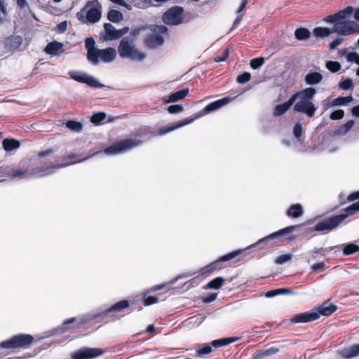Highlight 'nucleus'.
I'll list each match as a JSON object with an SVG mask.
<instances>
[{"label":"nucleus","mask_w":359,"mask_h":359,"mask_svg":"<svg viewBox=\"0 0 359 359\" xmlns=\"http://www.w3.org/2000/svg\"><path fill=\"white\" fill-rule=\"evenodd\" d=\"M280 351V348H278V347H271L266 350H264V355H265V356H271L272 355H275L276 353H278V352Z\"/></svg>","instance_id":"55"},{"label":"nucleus","mask_w":359,"mask_h":359,"mask_svg":"<svg viewBox=\"0 0 359 359\" xmlns=\"http://www.w3.org/2000/svg\"><path fill=\"white\" fill-rule=\"evenodd\" d=\"M240 339H241V337H237L219 339L212 341L211 342V346H213L214 348L225 346L229 344L237 341Z\"/></svg>","instance_id":"26"},{"label":"nucleus","mask_w":359,"mask_h":359,"mask_svg":"<svg viewBox=\"0 0 359 359\" xmlns=\"http://www.w3.org/2000/svg\"><path fill=\"white\" fill-rule=\"evenodd\" d=\"M34 338L30 334H18L10 339L1 343V346L4 348H22L31 344Z\"/></svg>","instance_id":"6"},{"label":"nucleus","mask_w":359,"mask_h":359,"mask_svg":"<svg viewBox=\"0 0 359 359\" xmlns=\"http://www.w3.org/2000/svg\"><path fill=\"white\" fill-rule=\"evenodd\" d=\"M337 306L329 302H325L321 305L316 307L314 311L318 313L319 317L320 316H328L337 310Z\"/></svg>","instance_id":"17"},{"label":"nucleus","mask_w":359,"mask_h":359,"mask_svg":"<svg viewBox=\"0 0 359 359\" xmlns=\"http://www.w3.org/2000/svg\"><path fill=\"white\" fill-rule=\"evenodd\" d=\"M194 118H186L182 121H180L176 123L172 124L171 126H166L163 128H161L158 133L157 135H165V133L172 131L177 128H179L180 127H182L184 126H186L187 124H189L194 121Z\"/></svg>","instance_id":"23"},{"label":"nucleus","mask_w":359,"mask_h":359,"mask_svg":"<svg viewBox=\"0 0 359 359\" xmlns=\"http://www.w3.org/2000/svg\"><path fill=\"white\" fill-rule=\"evenodd\" d=\"M358 58V53L355 52H351L346 55V60L350 62H355Z\"/></svg>","instance_id":"57"},{"label":"nucleus","mask_w":359,"mask_h":359,"mask_svg":"<svg viewBox=\"0 0 359 359\" xmlns=\"http://www.w3.org/2000/svg\"><path fill=\"white\" fill-rule=\"evenodd\" d=\"M11 175L13 178H25L29 175L27 171H20L11 169L8 167H0V182L5 180V177Z\"/></svg>","instance_id":"16"},{"label":"nucleus","mask_w":359,"mask_h":359,"mask_svg":"<svg viewBox=\"0 0 359 359\" xmlns=\"http://www.w3.org/2000/svg\"><path fill=\"white\" fill-rule=\"evenodd\" d=\"M303 213L302 207L300 204H294L287 210V215L289 217H299Z\"/></svg>","instance_id":"31"},{"label":"nucleus","mask_w":359,"mask_h":359,"mask_svg":"<svg viewBox=\"0 0 359 359\" xmlns=\"http://www.w3.org/2000/svg\"><path fill=\"white\" fill-rule=\"evenodd\" d=\"M290 107L286 102L280 104H278L273 111V115L275 116H279L285 114Z\"/></svg>","instance_id":"39"},{"label":"nucleus","mask_w":359,"mask_h":359,"mask_svg":"<svg viewBox=\"0 0 359 359\" xmlns=\"http://www.w3.org/2000/svg\"><path fill=\"white\" fill-rule=\"evenodd\" d=\"M326 67L331 72H337L341 69V65L338 62L329 61L326 63Z\"/></svg>","instance_id":"44"},{"label":"nucleus","mask_w":359,"mask_h":359,"mask_svg":"<svg viewBox=\"0 0 359 359\" xmlns=\"http://www.w3.org/2000/svg\"><path fill=\"white\" fill-rule=\"evenodd\" d=\"M68 74L72 79L81 83H85L89 87L100 88L103 86V84L100 83L95 77L86 72L73 70L68 72Z\"/></svg>","instance_id":"7"},{"label":"nucleus","mask_w":359,"mask_h":359,"mask_svg":"<svg viewBox=\"0 0 359 359\" xmlns=\"http://www.w3.org/2000/svg\"><path fill=\"white\" fill-rule=\"evenodd\" d=\"M102 153V151H99L97 152H95L90 156L81 157L79 154H72L67 156V161L64 163L57 164V165H52L51 166H48L46 170L41 169V168H36L34 170L33 175H34L36 177H43L48 175H50L54 172V170L57 168L66 167L74 163L83 162L85 160L88 159L90 156H93L95 154Z\"/></svg>","instance_id":"3"},{"label":"nucleus","mask_w":359,"mask_h":359,"mask_svg":"<svg viewBox=\"0 0 359 359\" xmlns=\"http://www.w3.org/2000/svg\"><path fill=\"white\" fill-rule=\"evenodd\" d=\"M183 111V107L180 104L170 105L168 108V111L170 114H177Z\"/></svg>","instance_id":"51"},{"label":"nucleus","mask_w":359,"mask_h":359,"mask_svg":"<svg viewBox=\"0 0 359 359\" xmlns=\"http://www.w3.org/2000/svg\"><path fill=\"white\" fill-rule=\"evenodd\" d=\"M224 282V279L222 277H217L211 281H210L205 288H210V289H215L218 290L219 289L223 283Z\"/></svg>","instance_id":"38"},{"label":"nucleus","mask_w":359,"mask_h":359,"mask_svg":"<svg viewBox=\"0 0 359 359\" xmlns=\"http://www.w3.org/2000/svg\"><path fill=\"white\" fill-rule=\"evenodd\" d=\"M182 13L181 7H172L164 13L163 20L167 25H179L182 20Z\"/></svg>","instance_id":"11"},{"label":"nucleus","mask_w":359,"mask_h":359,"mask_svg":"<svg viewBox=\"0 0 359 359\" xmlns=\"http://www.w3.org/2000/svg\"><path fill=\"white\" fill-rule=\"evenodd\" d=\"M129 306V303L127 300H123L117 302L111 307H109L106 313H110L113 311H121Z\"/></svg>","instance_id":"35"},{"label":"nucleus","mask_w":359,"mask_h":359,"mask_svg":"<svg viewBox=\"0 0 359 359\" xmlns=\"http://www.w3.org/2000/svg\"><path fill=\"white\" fill-rule=\"evenodd\" d=\"M251 79V74L249 72H244L237 76L238 83L243 84L248 82Z\"/></svg>","instance_id":"48"},{"label":"nucleus","mask_w":359,"mask_h":359,"mask_svg":"<svg viewBox=\"0 0 359 359\" xmlns=\"http://www.w3.org/2000/svg\"><path fill=\"white\" fill-rule=\"evenodd\" d=\"M319 318L318 313L314 311V309L304 313H299L295 315L291 318V323H308L316 320Z\"/></svg>","instance_id":"15"},{"label":"nucleus","mask_w":359,"mask_h":359,"mask_svg":"<svg viewBox=\"0 0 359 359\" xmlns=\"http://www.w3.org/2000/svg\"><path fill=\"white\" fill-rule=\"evenodd\" d=\"M188 93H189V89H187V88L180 90L174 93H172L168 97H165L164 102L165 103L175 102L178 100H182L188 95Z\"/></svg>","instance_id":"24"},{"label":"nucleus","mask_w":359,"mask_h":359,"mask_svg":"<svg viewBox=\"0 0 359 359\" xmlns=\"http://www.w3.org/2000/svg\"><path fill=\"white\" fill-rule=\"evenodd\" d=\"M228 55H229V50H228V49H225L224 50L223 55H221V57H217L215 58V61L216 62L224 61L226 59Z\"/></svg>","instance_id":"59"},{"label":"nucleus","mask_w":359,"mask_h":359,"mask_svg":"<svg viewBox=\"0 0 359 359\" xmlns=\"http://www.w3.org/2000/svg\"><path fill=\"white\" fill-rule=\"evenodd\" d=\"M264 63V57L254 58L250 61V67L253 69H257Z\"/></svg>","instance_id":"43"},{"label":"nucleus","mask_w":359,"mask_h":359,"mask_svg":"<svg viewBox=\"0 0 359 359\" xmlns=\"http://www.w3.org/2000/svg\"><path fill=\"white\" fill-rule=\"evenodd\" d=\"M20 144L14 139H5L3 141V148L6 151H11L18 148Z\"/></svg>","instance_id":"32"},{"label":"nucleus","mask_w":359,"mask_h":359,"mask_svg":"<svg viewBox=\"0 0 359 359\" xmlns=\"http://www.w3.org/2000/svg\"><path fill=\"white\" fill-rule=\"evenodd\" d=\"M300 93V100H310L313 97L315 94L316 93V90L313 88H306L303 90H299Z\"/></svg>","instance_id":"34"},{"label":"nucleus","mask_w":359,"mask_h":359,"mask_svg":"<svg viewBox=\"0 0 359 359\" xmlns=\"http://www.w3.org/2000/svg\"><path fill=\"white\" fill-rule=\"evenodd\" d=\"M358 26L354 22L342 21L337 22V23L334 25L332 32L339 35L347 36L355 32H358Z\"/></svg>","instance_id":"10"},{"label":"nucleus","mask_w":359,"mask_h":359,"mask_svg":"<svg viewBox=\"0 0 359 359\" xmlns=\"http://www.w3.org/2000/svg\"><path fill=\"white\" fill-rule=\"evenodd\" d=\"M354 121L350 120L346 123L341 126L336 131V134L339 135H346L353 126Z\"/></svg>","instance_id":"36"},{"label":"nucleus","mask_w":359,"mask_h":359,"mask_svg":"<svg viewBox=\"0 0 359 359\" xmlns=\"http://www.w3.org/2000/svg\"><path fill=\"white\" fill-rule=\"evenodd\" d=\"M302 126L300 123H297L294 125L293 128V134L295 137L299 138L302 135Z\"/></svg>","instance_id":"53"},{"label":"nucleus","mask_w":359,"mask_h":359,"mask_svg":"<svg viewBox=\"0 0 359 359\" xmlns=\"http://www.w3.org/2000/svg\"><path fill=\"white\" fill-rule=\"evenodd\" d=\"M22 43V39L21 36L13 35L6 39L5 47L10 51H15L18 49Z\"/></svg>","instance_id":"19"},{"label":"nucleus","mask_w":359,"mask_h":359,"mask_svg":"<svg viewBox=\"0 0 359 359\" xmlns=\"http://www.w3.org/2000/svg\"><path fill=\"white\" fill-rule=\"evenodd\" d=\"M95 60H88L91 64L96 65L100 62L109 63L114 60L116 57V51L114 48L97 49L94 53Z\"/></svg>","instance_id":"9"},{"label":"nucleus","mask_w":359,"mask_h":359,"mask_svg":"<svg viewBox=\"0 0 359 359\" xmlns=\"http://www.w3.org/2000/svg\"><path fill=\"white\" fill-rule=\"evenodd\" d=\"M229 102V98L224 97L222 99L216 100L208 104L203 109V113L205 114L212 112L213 111L217 110L223 106L227 104Z\"/></svg>","instance_id":"22"},{"label":"nucleus","mask_w":359,"mask_h":359,"mask_svg":"<svg viewBox=\"0 0 359 359\" xmlns=\"http://www.w3.org/2000/svg\"><path fill=\"white\" fill-rule=\"evenodd\" d=\"M346 218V215H339L329 218H326L323 221L318 222L314 229L317 231H331L341 224Z\"/></svg>","instance_id":"8"},{"label":"nucleus","mask_w":359,"mask_h":359,"mask_svg":"<svg viewBox=\"0 0 359 359\" xmlns=\"http://www.w3.org/2000/svg\"><path fill=\"white\" fill-rule=\"evenodd\" d=\"M344 41L342 38H337L330 44V49H334Z\"/></svg>","instance_id":"58"},{"label":"nucleus","mask_w":359,"mask_h":359,"mask_svg":"<svg viewBox=\"0 0 359 359\" xmlns=\"http://www.w3.org/2000/svg\"><path fill=\"white\" fill-rule=\"evenodd\" d=\"M264 351H259L257 353H256L255 355H253L252 358L251 359H261L263 357H266L265 355H264Z\"/></svg>","instance_id":"64"},{"label":"nucleus","mask_w":359,"mask_h":359,"mask_svg":"<svg viewBox=\"0 0 359 359\" xmlns=\"http://www.w3.org/2000/svg\"><path fill=\"white\" fill-rule=\"evenodd\" d=\"M118 53L122 58H128L133 61L140 62L146 58V54L139 50L135 44L134 39L123 37L118 46Z\"/></svg>","instance_id":"2"},{"label":"nucleus","mask_w":359,"mask_h":359,"mask_svg":"<svg viewBox=\"0 0 359 359\" xmlns=\"http://www.w3.org/2000/svg\"><path fill=\"white\" fill-rule=\"evenodd\" d=\"M344 112L342 109H338L333 111L330 114V118L332 120H339L341 119L344 117Z\"/></svg>","instance_id":"52"},{"label":"nucleus","mask_w":359,"mask_h":359,"mask_svg":"<svg viewBox=\"0 0 359 359\" xmlns=\"http://www.w3.org/2000/svg\"><path fill=\"white\" fill-rule=\"evenodd\" d=\"M332 28H327V27H316L313 30V35L317 38H325L332 34Z\"/></svg>","instance_id":"29"},{"label":"nucleus","mask_w":359,"mask_h":359,"mask_svg":"<svg viewBox=\"0 0 359 359\" xmlns=\"http://www.w3.org/2000/svg\"><path fill=\"white\" fill-rule=\"evenodd\" d=\"M293 109L297 112L304 113L309 117H313L317 108L310 100H299L295 103Z\"/></svg>","instance_id":"13"},{"label":"nucleus","mask_w":359,"mask_h":359,"mask_svg":"<svg viewBox=\"0 0 359 359\" xmlns=\"http://www.w3.org/2000/svg\"><path fill=\"white\" fill-rule=\"evenodd\" d=\"M353 100V97L351 96H347V97H338L335 99H334L330 102L327 103V107H331V106H341V105H345L349 102H351Z\"/></svg>","instance_id":"28"},{"label":"nucleus","mask_w":359,"mask_h":359,"mask_svg":"<svg viewBox=\"0 0 359 359\" xmlns=\"http://www.w3.org/2000/svg\"><path fill=\"white\" fill-rule=\"evenodd\" d=\"M323 79V76L318 72L309 73L305 76V81L308 85H314L319 83Z\"/></svg>","instance_id":"27"},{"label":"nucleus","mask_w":359,"mask_h":359,"mask_svg":"<svg viewBox=\"0 0 359 359\" xmlns=\"http://www.w3.org/2000/svg\"><path fill=\"white\" fill-rule=\"evenodd\" d=\"M346 217L348 215H352L357 212H359V201L355 202L345 209Z\"/></svg>","instance_id":"42"},{"label":"nucleus","mask_w":359,"mask_h":359,"mask_svg":"<svg viewBox=\"0 0 359 359\" xmlns=\"http://www.w3.org/2000/svg\"><path fill=\"white\" fill-rule=\"evenodd\" d=\"M105 116H106L104 113L95 114L91 117V122H93L95 124H99L105 118Z\"/></svg>","instance_id":"49"},{"label":"nucleus","mask_w":359,"mask_h":359,"mask_svg":"<svg viewBox=\"0 0 359 359\" xmlns=\"http://www.w3.org/2000/svg\"><path fill=\"white\" fill-rule=\"evenodd\" d=\"M95 41L93 38H87L85 41V47L87 50L88 60H95L94 53L98 48L95 47Z\"/></svg>","instance_id":"25"},{"label":"nucleus","mask_w":359,"mask_h":359,"mask_svg":"<svg viewBox=\"0 0 359 359\" xmlns=\"http://www.w3.org/2000/svg\"><path fill=\"white\" fill-rule=\"evenodd\" d=\"M63 46V43L54 41L48 43L44 50L48 55L58 56L64 52Z\"/></svg>","instance_id":"18"},{"label":"nucleus","mask_w":359,"mask_h":359,"mask_svg":"<svg viewBox=\"0 0 359 359\" xmlns=\"http://www.w3.org/2000/svg\"><path fill=\"white\" fill-rule=\"evenodd\" d=\"M358 198H359V193H358V191L352 193L348 197V200L349 201H355V200L358 199Z\"/></svg>","instance_id":"63"},{"label":"nucleus","mask_w":359,"mask_h":359,"mask_svg":"<svg viewBox=\"0 0 359 359\" xmlns=\"http://www.w3.org/2000/svg\"><path fill=\"white\" fill-rule=\"evenodd\" d=\"M297 227H298V226H297V225L287 226V227L280 229L275 233H273L265 238L259 239L257 243H255L253 245H251L250 246L248 247L245 249L237 250L233 251L227 255H225L221 257L219 259L212 262L209 265L204 267L202 269V272L203 274L208 275L216 270H219L224 267L222 265V262L229 261L231 259H234L235 257L241 255L243 252H244L245 250H248L249 248H255L261 244H267V243H269V242L270 241L275 239V238H278V236H283L286 233H290L294 231Z\"/></svg>","instance_id":"1"},{"label":"nucleus","mask_w":359,"mask_h":359,"mask_svg":"<svg viewBox=\"0 0 359 359\" xmlns=\"http://www.w3.org/2000/svg\"><path fill=\"white\" fill-rule=\"evenodd\" d=\"M292 256L290 254H285L279 256L275 261L277 264H283L292 259Z\"/></svg>","instance_id":"50"},{"label":"nucleus","mask_w":359,"mask_h":359,"mask_svg":"<svg viewBox=\"0 0 359 359\" xmlns=\"http://www.w3.org/2000/svg\"><path fill=\"white\" fill-rule=\"evenodd\" d=\"M277 295L278 294H291L292 291L290 289L287 288H280L276 290Z\"/></svg>","instance_id":"62"},{"label":"nucleus","mask_w":359,"mask_h":359,"mask_svg":"<svg viewBox=\"0 0 359 359\" xmlns=\"http://www.w3.org/2000/svg\"><path fill=\"white\" fill-rule=\"evenodd\" d=\"M107 18L112 22H118L123 19V15L116 10H110L108 12Z\"/></svg>","instance_id":"37"},{"label":"nucleus","mask_w":359,"mask_h":359,"mask_svg":"<svg viewBox=\"0 0 359 359\" xmlns=\"http://www.w3.org/2000/svg\"><path fill=\"white\" fill-rule=\"evenodd\" d=\"M147 293H145L143 297V303L144 306H149L156 304L158 302V299L154 296H147Z\"/></svg>","instance_id":"46"},{"label":"nucleus","mask_w":359,"mask_h":359,"mask_svg":"<svg viewBox=\"0 0 359 359\" xmlns=\"http://www.w3.org/2000/svg\"><path fill=\"white\" fill-rule=\"evenodd\" d=\"M142 143V141L135 139H126L119 141L106 148L103 152L107 155H116L126 152Z\"/></svg>","instance_id":"5"},{"label":"nucleus","mask_w":359,"mask_h":359,"mask_svg":"<svg viewBox=\"0 0 359 359\" xmlns=\"http://www.w3.org/2000/svg\"><path fill=\"white\" fill-rule=\"evenodd\" d=\"M211 351H212L211 344L210 345V344H203L201 346H199V348L197 351V353H198V355H202L208 354Z\"/></svg>","instance_id":"47"},{"label":"nucleus","mask_w":359,"mask_h":359,"mask_svg":"<svg viewBox=\"0 0 359 359\" xmlns=\"http://www.w3.org/2000/svg\"><path fill=\"white\" fill-rule=\"evenodd\" d=\"M339 87L343 90H352L353 88V83L351 79H346L340 81Z\"/></svg>","instance_id":"45"},{"label":"nucleus","mask_w":359,"mask_h":359,"mask_svg":"<svg viewBox=\"0 0 359 359\" xmlns=\"http://www.w3.org/2000/svg\"><path fill=\"white\" fill-rule=\"evenodd\" d=\"M324 20L326 22H329V23H334V25L335 23H337V19L335 18L334 16V15H330L328 16H327Z\"/></svg>","instance_id":"60"},{"label":"nucleus","mask_w":359,"mask_h":359,"mask_svg":"<svg viewBox=\"0 0 359 359\" xmlns=\"http://www.w3.org/2000/svg\"><path fill=\"white\" fill-rule=\"evenodd\" d=\"M339 355L348 359L359 355V344L353 345L339 351Z\"/></svg>","instance_id":"21"},{"label":"nucleus","mask_w":359,"mask_h":359,"mask_svg":"<svg viewBox=\"0 0 359 359\" xmlns=\"http://www.w3.org/2000/svg\"><path fill=\"white\" fill-rule=\"evenodd\" d=\"M300 100V93L297 91L294 94H293L291 97L286 102L287 105L291 107V106L294 103V102L297 100Z\"/></svg>","instance_id":"56"},{"label":"nucleus","mask_w":359,"mask_h":359,"mask_svg":"<svg viewBox=\"0 0 359 359\" xmlns=\"http://www.w3.org/2000/svg\"><path fill=\"white\" fill-rule=\"evenodd\" d=\"M106 36L105 41H112L122 37L124 34L128 33V27H123L121 29H116L111 24L105 23L104 25Z\"/></svg>","instance_id":"14"},{"label":"nucleus","mask_w":359,"mask_h":359,"mask_svg":"<svg viewBox=\"0 0 359 359\" xmlns=\"http://www.w3.org/2000/svg\"><path fill=\"white\" fill-rule=\"evenodd\" d=\"M101 5L97 0L88 1L86 6L77 13L79 20L86 15L87 21L94 23L101 18Z\"/></svg>","instance_id":"4"},{"label":"nucleus","mask_w":359,"mask_h":359,"mask_svg":"<svg viewBox=\"0 0 359 359\" xmlns=\"http://www.w3.org/2000/svg\"><path fill=\"white\" fill-rule=\"evenodd\" d=\"M164 43V39L162 36L158 34H151L147 37L145 45L147 48L154 49L161 46Z\"/></svg>","instance_id":"20"},{"label":"nucleus","mask_w":359,"mask_h":359,"mask_svg":"<svg viewBox=\"0 0 359 359\" xmlns=\"http://www.w3.org/2000/svg\"><path fill=\"white\" fill-rule=\"evenodd\" d=\"M111 2L119 4L121 6L126 7L128 9H131V6L126 4L124 0H110Z\"/></svg>","instance_id":"61"},{"label":"nucleus","mask_w":359,"mask_h":359,"mask_svg":"<svg viewBox=\"0 0 359 359\" xmlns=\"http://www.w3.org/2000/svg\"><path fill=\"white\" fill-rule=\"evenodd\" d=\"M104 351L98 348H82L72 353L73 359H93L102 355Z\"/></svg>","instance_id":"12"},{"label":"nucleus","mask_w":359,"mask_h":359,"mask_svg":"<svg viewBox=\"0 0 359 359\" xmlns=\"http://www.w3.org/2000/svg\"><path fill=\"white\" fill-rule=\"evenodd\" d=\"M66 126L69 130L75 132H80L83 128V126L81 123L75 121H67Z\"/></svg>","instance_id":"41"},{"label":"nucleus","mask_w":359,"mask_h":359,"mask_svg":"<svg viewBox=\"0 0 359 359\" xmlns=\"http://www.w3.org/2000/svg\"><path fill=\"white\" fill-rule=\"evenodd\" d=\"M352 12L353 8L351 6H348L344 10L334 13V16L337 19V22L346 21V20L351 15Z\"/></svg>","instance_id":"30"},{"label":"nucleus","mask_w":359,"mask_h":359,"mask_svg":"<svg viewBox=\"0 0 359 359\" xmlns=\"http://www.w3.org/2000/svg\"><path fill=\"white\" fill-rule=\"evenodd\" d=\"M325 264L323 262L314 264L311 266L312 271L320 272L325 270Z\"/></svg>","instance_id":"54"},{"label":"nucleus","mask_w":359,"mask_h":359,"mask_svg":"<svg viewBox=\"0 0 359 359\" xmlns=\"http://www.w3.org/2000/svg\"><path fill=\"white\" fill-rule=\"evenodd\" d=\"M359 250V246L353 244V243H349L346 245H344L343 248V253L345 255H352Z\"/></svg>","instance_id":"40"},{"label":"nucleus","mask_w":359,"mask_h":359,"mask_svg":"<svg viewBox=\"0 0 359 359\" xmlns=\"http://www.w3.org/2000/svg\"><path fill=\"white\" fill-rule=\"evenodd\" d=\"M294 36L297 40L303 41L309 39L311 33L309 29L301 27L295 30Z\"/></svg>","instance_id":"33"}]
</instances>
